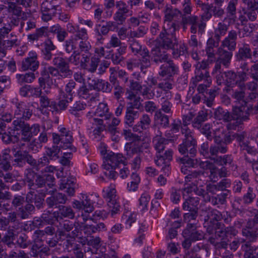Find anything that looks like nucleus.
Returning <instances> with one entry per match:
<instances>
[{"label": "nucleus", "mask_w": 258, "mask_h": 258, "mask_svg": "<svg viewBox=\"0 0 258 258\" xmlns=\"http://www.w3.org/2000/svg\"><path fill=\"white\" fill-rule=\"evenodd\" d=\"M39 66V62L37 60V55L35 52H31L29 56L25 58L22 62L21 69L23 71L30 70L33 72L36 71Z\"/></svg>", "instance_id": "nucleus-16"}, {"label": "nucleus", "mask_w": 258, "mask_h": 258, "mask_svg": "<svg viewBox=\"0 0 258 258\" xmlns=\"http://www.w3.org/2000/svg\"><path fill=\"white\" fill-rule=\"evenodd\" d=\"M224 227H208L207 231L210 234H213L214 233L216 238L221 237L223 238L227 235V231Z\"/></svg>", "instance_id": "nucleus-48"}, {"label": "nucleus", "mask_w": 258, "mask_h": 258, "mask_svg": "<svg viewBox=\"0 0 258 258\" xmlns=\"http://www.w3.org/2000/svg\"><path fill=\"white\" fill-rule=\"evenodd\" d=\"M127 154L131 157L133 154H139L142 152V144L141 142H131L125 145Z\"/></svg>", "instance_id": "nucleus-32"}, {"label": "nucleus", "mask_w": 258, "mask_h": 258, "mask_svg": "<svg viewBox=\"0 0 258 258\" xmlns=\"http://www.w3.org/2000/svg\"><path fill=\"white\" fill-rule=\"evenodd\" d=\"M176 29L169 28L168 26H163V30L160 33L159 37L161 40L160 47L166 49H173L177 41L175 36Z\"/></svg>", "instance_id": "nucleus-10"}, {"label": "nucleus", "mask_w": 258, "mask_h": 258, "mask_svg": "<svg viewBox=\"0 0 258 258\" xmlns=\"http://www.w3.org/2000/svg\"><path fill=\"white\" fill-rule=\"evenodd\" d=\"M37 174L31 169L27 170V173L25 174L23 183L26 184L30 189L34 190L35 182Z\"/></svg>", "instance_id": "nucleus-33"}, {"label": "nucleus", "mask_w": 258, "mask_h": 258, "mask_svg": "<svg viewBox=\"0 0 258 258\" xmlns=\"http://www.w3.org/2000/svg\"><path fill=\"white\" fill-rule=\"evenodd\" d=\"M214 116L215 118L218 120H223L225 122H229L235 118L227 110L222 107H218L215 110Z\"/></svg>", "instance_id": "nucleus-29"}, {"label": "nucleus", "mask_w": 258, "mask_h": 258, "mask_svg": "<svg viewBox=\"0 0 258 258\" xmlns=\"http://www.w3.org/2000/svg\"><path fill=\"white\" fill-rule=\"evenodd\" d=\"M150 53L152 61L156 64L165 62L169 59L168 54L165 51H162L159 45L153 47L150 51Z\"/></svg>", "instance_id": "nucleus-18"}, {"label": "nucleus", "mask_w": 258, "mask_h": 258, "mask_svg": "<svg viewBox=\"0 0 258 258\" xmlns=\"http://www.w3.org/2000/svg\"><path fill=\"white\" fill-rule=\"evenodd\" d=\"M227 30L228 26L227 25L222 22L219 23L217 28H216L215 30V35L214 37L220 40L221 36L224 35Z\"/></svg>", "instance_id": "nucleus-52"}, {"label": "nucleus", "mask_w": 258, "mask_h": 258, "mask_svg": "<svg viewBox=\"0 0 258 258\" xmlns=\"http://www.w3.org/2000/svg\"><path fill=\"white\" fill-rule=\"evenodd\" d=\"M49 164V159L46 156H44L39 158L38 160H36V165L34 166V169L36 171H40L44 169L46 166L48 165Z\"/></svg>", "instance_id": "nucleus-53"}, {"label": "nucleus", "mask_w": 258, "mask_h": 258, "mask_svg": "<svg viewBox=\"0 0 258 258\" xmlns=\"http://www.w3.org/2000/svg\"><path fill=\"white\" fill-rule=\"evenodd\" d=\"M54 177L51 174L37 175L35 182L34 190H36L43 196L48 193L52 194L53 190L50 189L54 185Z\"/></svg>", "instance_id": "nucleus-9"}, {"label": "nucleus", "mask_w": 258, "mask_h": 258, "mask_svg": "<svg viewBox=\"0 0 258 258\" xmlns=\"http://www.w3.org/2000/svg\"><path fill=\"white\" fill-rule=\"evenodd\" d=\"M151 121V119L148 114H143L139 122V126H140L143 130H147L149 128Z\"/></svg>", "instance_id": "nucleus-61"}, {"label": "nucleus", "mask_w": 258, "mask_h": 258, "mask_svg": "<svg viewBox=\"0 0 258 258\" xmlns=\"http://www.w3.org/2000/svg\"><path fill=\"white\" fill-rule=\"evenodd\" d=\"M13 156L15 158L14 159V165L19 166H22L25 164L26 157L28 153L27 150H22L13 148L12 149Z\"/></svg>", "instance_id": "nucleus-26"}, {"label": "nucleus", "mask_w": 258, "mask_h": 258, "mask_svg": "<svg viewBox=\"0 0 258 258\" xmlns=\"http://www.w3.org/2000/svg\"><path fill=\"white\" fill-rule=\"evenodd\" d=\"M117 11L115 13L113 19L118 24H122L125 21L127 14L130 12L128 6L122 1H117L115 2Z\"/></svg>", "instance_id": "nucleus-14"}, {"label": "nucleus", "mask_w": 258, "mask_h": 258, "mask_svg": "<svg viewBox=\"0 0 258 258\" xmlns=\"http://www.w3.org/2000/svg\"><path fill=\"white\" fill-rule=\"evenodd\" d=\"M207 94L208 96H205L206 104L208 106L211 107L216 96L218 94L217 91L215 89L210 90L208 92H207Z\"/></svg>", "instance_id": "nucleus-62"}, {"label": "nucleus", "mask_w": 258, "mask_h": 258, "mask_svg": "<svg viewBox=\"0 0 258 258\" xmlns=\"http://www.w3.org/2000/svg\"><path fill=\"white\" fill-rule=\"evenodd\" d=\"M94 114L100 117H104L106 119H108L110 117V114L109 112V109L106 103H100L98 105Z\"/></svg>", "instance_id": "nucleus-43"}, {"label": "nucleus", "mask_w": 258, "mask_h": 258, "mask_svg": "<svg viewBox=\"0 0 258 258\" xmlns=\"http://www.w3.org/2000/svg\"><path fill=\"white\" fill-rule=\"evenodd\" d=\"M42 246L43 244L40 239L39 238L35 239L31 249V255L33 257H36L38 254H40L42 250Z\"/></svg>", "instance_id": "nucleus-51"}, {"label": "nucleus", "mask_w": 258, "mask_h": 258, "mask_svg": "<svg viewBox=\"0 0 258 258\" xmlns=\"http://www.w3.org/2000/svg\"><path fill=\"white\" fill-rule=\"evenodd\" d=\"M10 36L11 37V39H7L3 41V46L5 49L11 48L13 46H16L19 45V41L17 36L13 33H11Z\"/></svg>", "instance_id": "nucleus-50"}, {"label": "nucleus", "mask_w": 258, "mask_h": 258, "mask_svg": "<svg viewBox=\"0 0 258 258\" xmlns=\"http://www.w3.org/2000/svg\"><path fill=\"white\" fill-rule=\"evenodd\" d=\"M139 116V112L135 109L134 107L131 105L127 107L125 115V123L129 126H133L134 120Z\"/></svg>", "instance_id": "nucleus-30"}, {"label": "nucleus", "mask_w": 258, "mask_h": 258, "mask_svg": "<svg viewBox=\"0 0 258 258\" xmlns=\"http://www.w3.org/2000/svg\"><path fill=\"white\" fill-rule=\"evenodd\" d=\"M59 134H52V142L54 145H58L63 149H69L72 152H76V148L73 145L74 141L72 133L65 127L59 130Z\"/></svg>", "instance_id": "nucleus-6"}, {"label": "nucleus", "mask_w": 258, "mask_h": 258, "mask_svg": "<svg viewBox=\"0 0 258 258\" xmlns=\"http://www.w3.org/2000/svg\"><path fill=\"white\" fill-rule=\"evenodd\" d=\"M116 190L113 188H110L106 192V198L108 199V206L109 207L111 216H113L117 213L119 210L120 206L116 200Z\"/></svg>", "instance_id": "nucleus-21"}, {"label": "nucleus", "mask_w": 258, "mask_h": 258, "mask_svg": "<svg viewBox=\"0 0 258 258\" xmlns=\"http://www.w3.org/2000/svg\"><path fill=\"white\" fill-rule=\"evenodd\" d=\"M203 177L204 172L202 171H194L187 174L185 177V180L186 182L191 181L198 184L199 180H201Z\"/></svg>", "instance_id": "nucleus-45"}, {"label": "nucleus", "mask_w": 258, "mask_h": 258, "mask_svg": "<svg viewBox=\"0 0 258 258\" xmlns=\"http://www.w3.org/2000/svg\"><path fill=\"white\" fill-rule=\"evenodd\" d=\"M173 79L169 78L163 80V81L158 84V87L165 92H168L173 88Z\"/></svg>", "instance_id": "nucleus-55"}, {"label": "nucleus", "mask_w": 258, "mask_h": 258, "mask_svg": "<svg viewBox=\"0 0 258 258\" xmlns=\"http://www.w3.org/2000/svg\"><path fill=\"white\" fill-rule=\"evenodd\" d=\"M75 183L73 181L68 178H63L60 180L59 184V189L60 190H65L69 196H73L75 192Z\"/></svg>", "instance_id": "nucleus-27"}, {"label": "nucleus", "mask_w": 258, "mask_h": 258, "mask_svg": "<svg viewBox=\"0 0 258 258\" xmlns=\"http://www.w3.org/2000/svg\"><path fill=\"white\" fill-rule=\"evenodd\" d=\"M114 22L112 21L106 22L105 25H97L94 30L95 33L99 32L101 35H106L112 28L114 27Z\"/></svg>", "instance_id": "nucleus-40"}, {"label": "nucleus", "mask_w": 258, "mask_h": 258, "mask_svg": "<svg viewBox=\"0 0 258 258\" xmlns=\"http://www.w3.org/2000/svg\"><path fill=\"white\" fill-rule=\"evenodd\" d=\"M16 77L18 83L22 85L24 83H32L35 79V75L34 73L29 72L25 74H17Z\"/></svg>", "instance_id": "nucleus-42"}, {"label": "nucleus", "mask_w": 258, "mask_h": 258, "mask_svg": "<svg viewBox=\"0 0 258 258\" xmlns=\"http://www.w3.org/2000/svg\"><path fill=\"white\" fill-rule=\"evenodd\" d=\"M196 129L199 130L202 134L204 135L208 140L212 141L214 138V134H212L211 131L212 125L210 123H205Z\"/></svg>", "instance_id": "nucleus-44"}, {"label": "nucleus", "mask_w": 258, "mask_h": 258, "mask_svg": "<svg viewBox=\"0 0 258 258\" xmlns=\"http://www.w3.org/2000/svg\"><path fill=\"white\" fill-rule=\"evenodd\" d=\"M235 57L236 61L242 64L241 68L248 71L247 63L245 61L248 59H256L258 58V47L252 49L249 44L244 43L238 47Z\"/></svg>", "instance_id": "nucleus-8"}, {"label": "nucleus", "mask_w": 258, "mask_h": 258, "mask_svg": "<svg viewBox=\"0 0 258 258\" xmlns=\"http://www.w3.org/2000/svg\"><path fill=\"white\" fill-rule=\"evenodd\" d=\"M232 51L226 50L221 47L217 49V53L218 55L217 59L226 68L228 67L230 63L233 55Z\"/></svg>", "instance_id": "nucleus-25"}, {"label": "nucleus", "mask_w": 258, "mask_h": 258, "mask_svg": "<svg viewBox=\"0 0 258 258\" xmlns=\"http://www.w3.org/2000/svg\"><path fill=\"white\" fill-rule=\"evenodd\" d=\"M237 34L235 31L231 30L228 32V36L222 41L220 47H226L229 51H234L236 46Z\"/></svg>", "instance_id": "nucleus-23"}, {"label": "nucleus", "mask_w": 258, "mask_h": 258, "mask_svg": "<svg viewBox=\"0 0 258 258\" xmlns=\"http://www.w3.org/2000/svg\"><path fill=\"white\" fill-rule=\"evenodd\" d=\"M153 145L157 154L155 159V164L161 168V170L165 175H168L170 170V162L172 159L173 152L169 149L165 151L163 154H161L168 144V140L162 137V133L158 131L157 134L153 139Z\"/></svg>", "instance_id": "nucleus-2"}, {"label": "nucleus", "mask_w": 258, "mask_h": 258, "mask_svg": "<svg viewBox=\"0 0 258 258\" xmlns=\"http://www.w3.org/2000/svg\"><path fill=\"white\" fill-rule=\"evenodd\" d=\"M9 187L6 185L2 179H0V200H8L11 198V194L9 190Z\"/></svg>", "instance_id": "nucleus-49"}, {"label": "nucleus", "mask_w": 258, "mask_h": 258, "mask_svg": "<svg viewBox=\"0 0 258 258\" xmlns=\"http://www.w3.org/2000/svg\"><path fill=\"white\" fill-rule=\"evenodd\" d=\"M101 154L104 157V161L102 166L106 170L104 174L109 178L114 179L117 175L114 170L120 164L125 165L126 158L121 154H115L106 149L102 150Z\"/></svg>", "instance_id": "nucleus-3"}, {"label": "nucleus", "mask_w": 258, "mask_h": 258, "mask_svg": "<svg viewBox=\"0 0 258 258\" xmlns=\"http://www.w3.org/2000/svg\"><path fill=\"white\" fill-rule=\"evenodd\" d=\"M230 194V191L221 192L220 194H217L215 196L210 197L209 201L213 206L224 205L226 204L227 199L228 198Z\"/></svg>", "instance_id": "nucleus-28"}, {"label": "nucleus", "mask_w": 258, "mask_h": 258, "mask_svg": "<svg viewBox=\"0 0 258 258\" xmlns=\"http://www.w3.org/2000/svg\"><path fill=\"white\" fill-rule=\"evenodd\" d=\"M184 237H189L192 241L201 240L204 237L202 233L199 232L195 227H187L183 231Z\"/></svg>", "instance_id": "nucleus-31"}, {"label": "nucleus", "mask_w": 258, "mask_h": 258, "mask_svg": "<svg viewBox=\"0 0 258 258\" xmlns=\"http://www.w3.org/2000/svg\"><path fill=\"white\" fill-rule=\"evenodd\" d=\"M39 97H40V104L41 107L44 108L49 107V110L52 112L58 111V108H57L56 102L53 101L50 102L48 97L44 95H42L41 94Z\"/></svg>", "instance_id": "nucleus-34"}, {"label": "nucleus", "mask_w": 258, "mask_h": 258, "mask_svg": "<svg viewBox=\"0 0 258 258\" xmlns=\"http://www.w3.org/2000/svg\"><path fill=\"white\" fill-rule=\"evenodd\" d=\"M160 71L159 72L160 76L162 77L167 76L171 78L173 76L177 74L178 68L177 66L170 59L160 66Z\"/></svg>", "instance_id": "nucleus-15"}, {"label": "nucleus", "mask_w": 258, "mask_h": 258, "mask_svg": "<svg viewBox=\"0 0 258 258\" xmlns=\"http://www.w3.org/2000/svg\"><path fill=\"white\" fill-rule=\"evenodd\" d=\"M226 91L231 95V97L237 101L244 103L246 85L244 83H240L237 88H226Z\"/></svg>", "instance_id": "nucleus-17"}, {"label": "nucleus", "mask_w": 258, "mask_h": 258, "mask_svg": "<svg viewBox=\"0 0 258 258\" xmlns=\"http://www.w3.org/2000/svg\"><path fill=\"white\" fill-rule=\"evenodd\" d=\"M207 119L208 113L204 110H201L192 120V126L195 129L198 128L203 125V123Z\"/></svg>", "instance_id": "nucleus-35"}, {"label": "nucleus", "mask_w": 258, "mask_h": 258, "mask_svg": "<svg viewBox=\"0 0 258 258\" xmlns=\"http://www.w3.org/2000/svg\"><path fill=\"white\" fill-rule=\"evenodd\" d=\"M242 234L250 241H253L258 237L257 227H245L242 229Z\"/></svg>", "instance_id": "nucleus-41"}, {"label": "nucleus", "mask_w": 258, "mask_h": 258, "mask_svg": "<svg viewBox=\"0 0 258 258\" xmlns=\"http://www.w3.org/2000/svg\"><path fill=\"white\" fill-rule=\"evenodd\" d=\"M60 149L61 148L59 147L58 145H55L53 146L52 147L48 148L46 149V155L50 158V159L51 160H52L54 157L58 158V155Z\"/></svg>", "instance_id": "nucleus-57"}, {"label": "nucleus", "mask_w": 258, "mask_h": 258, "mask_svg": "<svg viewBox=\"0 0 258 258\" xmlns=\"http://www.w3.org/2000/svg\"><path fill=\"white\" fill-rule=\"evenodd\" d=\"M225 78V84L227 88H233L234 85L238 84V80H236L237 75L232 71H228L224 72Z\"/></svg>", "instance_id": "nucleus-37"}, {"label": "nucleus", "mask_w": 258, "mask_h": 258, "mask_svg": "<svg viewBox=\"0 0 258 258\" xmlns=\"http://www.w3.org/2000/svg\"><path fill=\"white\" fill-rule=\"evenodd\" d=\"M195 79L198 82L204 80L209 85L211 83L212 81L209 71L204 70H195Z\"/></svg>", "instance_id": "nucleus-46"}, {"label": "nucleus", "mask_w": 258, "mask_h": 258, "mask_svg": "<svg viewBox=\"0 0 258 258\" xmlns=\"http://www.w3.org/2000/svg\"><path fill=\"white\" fill-rule=\"evenodd\" d=\"M93 81L94 84H93V86L95 89L102 91L103 92L106 93L111 92L112 86L109 82L102 80H98L97 81Z\"/></svg>", "instance_id": "nucleus-38"}, {"label": "nucleus", "mask_w": 258, "mask_h": 258, "mask_svg": "<svg viewBox=\"0 0 258 258\" xmlns=\"http://www.w3.org/2000/svg\"><path fill=\"white\" fill-rule=\"evenodd\" d=\"M186 156L182 158H179L177 159V161L184 165L186 164L188 167H194L196 162L195 161L192 159L193 157H190L189 154H186Z\"/></svg>", "instance_id": "nucleus-60"}, {"label": "nucleus", "mask_w": 258, "mask_h": 258, "mask_svg": "<svg viewBox=\"0 0 258 258\" xmlns=\"http://www.w3.org/2000/svg\"><path fill=\"white\" fill-rule=\"evenodd\" d=\"M154 120L158 122V123L163 127H167L169 125V117L161 111V110H157L154 114Z\"/></svg>", "instance_id": "nucleus-39"}, {"label": "nucleus", "mask_w": 258, "mask_h": 258, "mask_svg": "<svg viewBox=\"0 0 258 258\" xmlns=\"http://www.w3.org/2000/svg\"><path fill=\"white\" fill-rule=\"evenodd\" d=\"M130 48L135 54H138L143 49L142 45L134 39L130 40Z\"/></svg>", "instance_id": "nucleus-64"}, {"label": "nucleus", "mask_w": 258, "mask_h": 258, "mask_svg": "<svg viewBox=\"0 0 258 258\" xmlns=\"http://www.w3.org/2000/svg\"><path fill=\"white\" fill-rule=\"evenodd\" d=\"M100 61V58L97 56H94L91 57L90 62L87 64L86 68L84 69L90 73H94L96 71Z\"/></svg>", "instance_id": "nucleus-54"}, {"label": "nucleus", "mask_w": 258, "mask_h": 258, "mask_svg": "<svg viewBox=\"0 0 258 258\" xmlns=\"http://www.w3.org/2000/svg\"><path fill=\"white\" fill-rule=\"evenodd\" d=\"M198 217V209L192 210L183 216V221L181 219L175 221L173 222V224H187V226H195L197 224L198 220L197 219Z\"/></svg>", "instance_id": "nucleus-22"}, {"label": "nucleus", "mask_w": 258, "mask_h": 258, "mask_svg": "<svg viewBox=\"0 0 258 258\" xmlns=\"http://www.w3.org/2000/svg\"><path fill=\"white\" fill-rule=\"evenodd\" d=\"M181 11L177 9H171L170 8L167 7L165 10V15L164 23L163 26H168L169 28H175L177 29V25L175 22H172L174 18L180 16Z\"/></svg>", "instance_id": "nucleus-20"}, {"label": "nucleus", "mask_w": 258, "mask_h": 258, "mask_svg": "<svg viewBox=\"0 0 258 258\" xmlns=\"http://www.w3.org/2000/svg\"><path fill=\"white\" fill-rule=\"evenodd\" d=\"M47 29L45 27L37 29L34 33L28 35V39L32 42L37 41L43 36L47 35Z\"/></svg>", "instance_id": "nucleus-47"}, {"label": "nucleus", "mask_w": 258, "mask_h": 258, "mask_svg": "<svg viewBox=\"0 0 258 258\" xmlns=\"http://www.w3.org/2000/svg\"><path fill=\"white\" fill-rule=\"evenodd\" d=\"M42 19L47 22L52 19L56 12L60 11V7L56 4L55 1L49 2L48 0L43 2L41 5Z\"/></svg>", "instance_id": "nucleus-13"}, {"label": "nucleus", "mask_w": 258, "mask_h": 258, "mask_svg": "<svg viewBox=\"0 0 258 258\" xmlns=\"http://www.w3.org/2000/svg\"><path fill=\"white\" fill-rule=\"evenodd\" d=\"M40 76V77L38 79V83L41 88H44L46 84L50 85L52 84V79L46 68H44L41 71Z\"/></svg>", "instance_id": "nucleus-36"}, {"label": "nucleus", "mask_w": 258, "mask_h": 258, "mask_svg": "<svg viewBox=\"0 0 258 258\" xmlns=\"http://www.w3.org/2000/svg\"><path fill=\"white\" fill-rule=\"evenodd\" d=\"M80 52L78 50H74L68 59L69 64L71 63L75 66H78L80 63Z\"/></svg>", "instance_id": "nucleus-63"}, {"label": "nucleus", "mask_w": 258, "mask_h": 258, "mask_svg": "<svg viewBox=\"0 0 258 258\" xmlns=\"http://www.w3.org/2000/svg\"><path fill=\"white\" fill-rule=\"evenodd\" d=\"M231 138L230 143L235 139L239 142L241 149L245 150L247 154H245V159L249 162L255 161L258 160V152L257 151V144L255 142L251 139L247 141L243 134H230Z\"/></svg>", "instance_id": "nucleus-5"}, {"label": "nucleus", "mask_w": 258, "mask_h": 258, "mask_svg": "<svg viewBox=\"0 0 258 258\" xmlns=\"http://www.w3.org/2000/svg\"><path fill=\"white\" fill-rule=\"evenodd\" d=\"M197 140L194 135H187L184 138L182 144L179 145L178 151L182 154H189L190 157H195L197 153Z\"/></svg>", "instance_id": "nucleus-11"}, {"label": "nucleus", "mask_w": 258, "mask_h": 258, "mask_svg": "<svg viewBox=\"0 0 258 258\" xmlns=\"http://www.w3.org/2000/svg\"><path fill=\"white\" fill-rule=\"evenodd\" d=\"M76 86V83L73 80H70L66 85L65 91L68 95L70 96V97H69V99L70 101H72L73 100V94L74 93V90L75 89Z\"/></svg>", "instance_id": "nucleus-56"}, {"label": "nucleus", "mask_w": 258, "mask_h": 258, "mask_svg": "<svg viewBox=\"0 0 258 258\" xmlns=\"http://www.w3.org/2000/svg\"><path fill=\"white\" fill-rule=\"evenodd\" d=\"M32 115V111L29 109L23 103H19L17 106L13 122L14 131H20L21 133V141L27 142L29 148L34 150L35 141L31 142L33 136H36L40 131V126L38 124H33L30 125L25 121L30 119Z\"/></svg>", "instance_id": "nucleus-1"}, {"label": "nucleus", "mask_w": 258, "mask_h": 258, "mask_svg": "<svg viewBox=\"0 0 258 258\" xmlns=\"http://www.w3.org/2000/svg\"><path fill=\"white\" fill-rule=\"evenodd\" d=\"M52 64L60 71L62 78H70L73 76V71L70 68L69 62L65 58L55 56L52 59Z\"/></svg>", "instance_id": "nucleus-12"}, {"label": "nucleus", "mask_w": 258, "mask_h": 258, "mask_svg": "<svg viewBox=\"0 0 258 258\" xmlns=\"http://www.w3.org/2000/svg\"><path fill=\"white\" fill-rule=\"evenodd\" d=\"M215 145L210 147V152L211 156H216L218 153L224 154L227 151V145L230 143V133H224V131L220 132L219 130L214 133Z\"/></svg>", "instance_id": "nucleus-7"}, {"label": "nucleus", "mask_w": 258, "mask_h": 258, "mask_svg": "<svg viewBox=\"0 0 258 258\" xmlns=\"http://www.w3.org/2000/svg\"><path fill=\"white\" fill-rule=\"evenodd\" d=\"M74 240V238H72L71 240H68V242L71 243L76 258H84L83 252L80 250L78 245L75 244Z\"/></svg>", "instance_id": "nucleus-59"}, {"label": "nucleus", "mask_w": 258, "mask_h": 258, "mask_svg": "<svg viewBox=\"0 0 258 258\" xmlns=\"http://www.w3.org/2000/svg\"><path fill=\"white\" fill-rule=\"evenodd\" d=\"M17 236L14 233L13 230H8L7 233L3 238V241L6 243L8 246H11V244H13V241L15 239V237Z\"/></svg>", "instance_id": "nucleus-58"}, {"label": "nucleus", "mask_w": 258, "mask_h": 258, "mask_svg": "<svg viewBox=\"0 0 258 258\" xmlns=\"http://www.w3.org/2000/svg\"><path fill=\"white\" fill-rule=\"evenodd\" d=\"M219 41V40L214 37H211L208 39L205 51L209 59L215 57L216 53H217L216 48H218Z\"/></svg>", "instance_id": "nucleus-24"}, {"label": "nucleus", "mask_w": 258, "mask_h": 258, "mask_svg": "<svg viewBox=\"0 0 258 258\" xmlns=\"http://www.w3.org/2000/svg\"><path fill=\"white\" fill-rule=\"evenodd\" d=\"M59 214L61 216H52L51 215L43 214L41 218L36 217L33 222L30 221L29 226L33 224V226H41L43 225H55V222L59 219H62V217H68L73 219L74 217V213L71 207L61 205L58 207ZM28 224H25V226H28Z\"/></svg>", "instance_id": "nucleus-4"}, {"label": "nucleus", "mask_w": 258, "mask_h": 258, "mask_svg": "<svg viewBox=\"0 0 258 258\" xmlns=\"http://www.w3.org/2000/svg\"><path fill=\"white\" fill-rule=\"evenodd\" d=\"M67 198L64 194L60 192L53 194L46 199V203L49 208H58L60 204H64Z\"/></svg>", "instance_id": "nucleus-19"}]
</instances>
